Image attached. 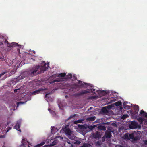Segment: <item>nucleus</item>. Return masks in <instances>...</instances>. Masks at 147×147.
<instances>
[{
	"mask_svg": "<svg viewBox=\"0 0 147 147\" xmlns=\"http://www.w3.org/2000/svg\"><path fill=\"white\" fill-rule=\"evenodd\" d=\"M47 67H44L39 65H36L31 70V73L29 75L31 77H33L36 74L42 73L47 69Z\"/></svg>",
	"mask_w": 147,
	"mask_h": 147,
	"instance_id": "nucleus-1",
	"label": "nucleus"
},
{
	"mask_svg": "<svg viewBox=\"0 0 147 147\" xmlns=\"http://www.w3.org/2000/svg\"><path fill=\"white\" fill-rule=\"evenodd\" d=\"M138 123L137 122L135 121H132L131 124L129 125V127L131 129H134L137 128L138 127Z\"/></svg>",
	"mask_w": 147,
	"mask_h": 147,
	"instance_id": "nucleus-2",
	"label": "nucleus"
},
{
	"mask_svg": "<svg viewBox=\"0 0 147 147\" xmlns=\"http://www.w3.org/2000/svg\"><path fill=\"white\" fill-rule=\"evenodd\" d=\"M62 129L65 132L66 134L68 135H71V131L69 129L67 128V126H65V127H64L62 128Z\"/></svg>",
	"mask_w": 147,
	"mask_h": 147,
	"instance_id": "nucleus-3",
	"label": "nucleus"
},
{
	"mask_svg": "<svg viewBox=\"0 0 147 147\" xmlns=\"http://www.w3.org/2000/svg\"><path fill=\"white\" fill-rule=\"evenodd\" d=\"M47 90V88H40L38 90L31 92V94L33 95H36L39 93L40 91H43L44 90Z\"/></svg>",
	"mask_w": 147,
	"mask_h": 147,
	"instance_id": "nucleus-4",
	"label": "nucleus"
},
{
	"mask_svg": "<svg viewBox=\"0 0 147 147\" xmlns=\"http://www.w3.org/2000/svg\"><path fill=\"white\" fill-rule=\"evenodd\" d=\"M139 110V107L137 105H135L134 107V117H137V113L138 112Z\"/></svg>",
	"mask_w": 147,
	"mask_h": 147,
	"instance_id": "nucleus-5",
	"label": "nucleus"
},
{
	"mask_svg": "<svg viewBox=\"0 0 147 147\" xmlns=\"http://www.w3.org/2000/svg\"><path fill=\"white\" fill-rule=\"evenodd\" d=\"M112 136L111 132L108 131H107L105 133L104 136L102 138V140L104 137L108 138H111Z\"/></svg>",
	"mask_w": 147,
	"mask_h": 147,
	"instance_id": "nucleus-6",
	"label": "nucleus"
},
{
	"mask_svg": "<svg viewBox=\"0 0 147 147\" xmlns=\"http://www.w3.org/2000/svg\"><path fill=\"white\" fill-rule=\"evenodd\" d=\"M21 125V122L20 121H17L16 125L14 126V128L18 130L20 132H21V130L20 129V127Z\"/></svg>",
	"mask_w": 147,
	"mask_h": 147,
	"instance_id": "nucleus-7",
	"label": "nucleus"
},
{
	"mask_svg": "<svg viewBox=\"0 0 147 147\" xmlns=\"http://www.w3.org/2000/svg\"><path fill=\"white\" fill-rule=\"evenodd\" d=\"M90 92V91L88 90H82L81 91V92L77 94V96H81L85 94L89 93Z\"/></svg>",
	"mask_w": 147,
	"mask_h": 147,
	"instance_id": "nucleus-8",
	"label": "nucleus"
},
{
	"mask_svg": "<svg viewBox=\"0 0 147 147\" xmlns=\"http://www.w3.org/2000/svg\"><path fill=\"white\" fill-rule=\"evenodd\" d=\"M92 135L93 137L95 139L99 138L100 137V135L99 132L98 131H96L95 133H93Z\"/></svg>",
	"mask_w": 147,
	"mask_h": 147,
	"instance_id": "nucleus-9",
	"label": "nucleus"
},
{
	"mask_svg": "<svg viewBox=\"0 0 147 147\" xmlns=\"http://www.w3.org/2000/svg\"><path fill=\"white\" fill-rule=\"evenodd\" d=\"M77 88L78 86L77 85H72L70 86V88H69V90L70 91H73V90L76 89Z\"/></svg>",
	"mask_w": 147,
	"mask_h": 147,
	"instance_id": "nucleus-10",
	"label": "nucleus"
},
{
	"mask_svg": "<svg viewBox=\"0 0 147 147\" xmlns=\"http://www.w3.org/2000/svg\"><path fill=\"white\" fill-rule=\"evenodd\" d=\"M78 84L81 87H83L85 85L86 86L87 84L85 83H82V82L80 80L78 81Z\"/></svg>",
	"mask_w": 147,
	"mask_h": 147,
	"instance_id": "nucleus-11",
	"label": "nucleus"
},
{
	"mask_svg": "<svg viewBox=\"0 0 147 147\" xmlns=\"http://www.w3.org/2000/svg\"><path fill=\"white\" fill-rule=\"evenodd\" d=\"M140 114L142 115V116L147 118V113L144 111L143 110H142L140 111Z\"/></svg>",
	"mask_w": 147,
	"mask_h": 147,
	"instance_id": "nucleus-12",
	"label": "nucleus"
},
{
	"mask_svg": "<svg viewBox=\"0 0 147 147\" xmlns=\"http://www.w3.org/2000/svg\"><path fill=\"white\" fill-rule=\"evenodd\" d=\"M78 127L80 129L83 130H86L87 129V127L84 125H79Z\"/></svg>",
	"mask_w": 147,
	"mask_h": 147,
	"instance_id": "nucleus-13",
	"label": "nucleus"
},
{
	"mask_svg": "<svg viewBox=\"0 0 147 147\" xmlns=\"http://www.w3.org/2000/svg\"><path fill=\"white\" fill-rule=\"evenodd\" d=\"M18 46V43L15 42H12L11 43L10 45H8V47H12Z\"/></svg>",
	"mask_w": 147,
	"mask_h": 147,
	"instance_id": "nucleus-14",
	"label": "nucleus"
},
{
	"mask_svg": "<svg viewBox=\"0 0 147 147\" xmlns=\"http://www.w3.org/2000/svg\"><path fill=\"white\" fill-rule=\"evenodd\" d=\"M96 119L95 116H92L87 118V119L88 121H94Z\"/></svg>",
	"mask_w": 147,
	"mask_h": 147,
	"instance_id": "nucleus-15",
	"label": "nucleus"
},
{
	"mask_svg": "<svg viewBox=\"0 0 147 147\" xmlns=\"http://www.w3.org/2000/svg\"><path fill=\"white\" fill-rule=\"evenodd\" d=\"M98 128L100 130H103V131H105L106 129V127L104 126H98Z\"/></svg>",
	"mask_w": 147,
	"mask_h": 147,
	"instance_id": "nucleus-16",
	"label": "nucleus"
},
{
	"mask_svg": "<svg viewBox=\"0 0 147 147\" xmlns=\"http://www.w3.org/2000/svg\"><path fill=\"white\" fill-rule=\"evenodd\" d=\"M123 107L124 109H130V106L125 105V102H124L123 104Z\"/></svg>",
	"mask_w": 147,
	"mask_h": 147,
	"instance_id": "nucleus-17",
	"label": "nucleus"
},
{
	"mask_svg": "<svg viewBox=\"0 0 147 147\" xmlns=\"http://www.w3.org/2000/svg\"><path fill=\"white\" fill-rule=\"evenodd\" d=\"M145 119H142L141 117H139L137 118V120L139 121V122L141 123H142L144 120Z\"/></svg>",
	"mask_w": 147,
	"mask_h": 147,
	"instance_id": "nucleus-18",
	"label": "nucleus"
},
{
	"mask_svg": "<svg viewBox=\"0 0 147 147\" xmlns=\"http://www.w3.org/2000/svg\"><path fill=\"white\" fill-rule=\"evenodd\" d=\"M114 104L116 106H122V103L121 101L117 102L114 103Z\"/></svg>",
	"mask_w": 147,
	"mask_h": 147,
	"instance_id": "nucleus-19",
	"label": "nucleus"
},
{
	"mask_svg": "<svg viewBox=\"0 0 147 147\" xmlns=\"http://www.w3.org/2000/svg\"><path fill=\"white\" fill-rule=\"evenodd\" d=\"M66 76V74L65 73H63L61 74H59L57 77H63Z\"/></svg>",
	"mask_w": 147,
	"mask_h": 147,
	"instance_id": "nucleus-20",
	"label": "nucleus"
},
{
	"mask_svg": "<svg viewBox=\"0 0 147 147\" xmlns=\"http://www.w3.org/2000/svg\"><path fill=\"white\" fill-rule=\"evenodd\" d=\"M45 144L44 142H42L40 143V144H38L37 145L35 146L34 147H40L41 146Z\"/></svg>",
	"mask_w": 147,
	"mask_h": 147,
	"instance_id": "nucleus-21",
	"label": "nucleus"
},
{
	"mask_svg": "<svg viewBox=\"0 0 147 147\" xmlns=\"http://www.w3.org/2000/svg\"><path fill=\"white\" fill-rule=\"evenodd\" d=\"M72 77V75L71 74H69L65 76V79H70Z\"/></svg>",
	"mask_w": 147,
	"mask_h": 147,
	"instance_id": "nucleus-22",
	"label": "nucleus"
},
{
	"mask_svg": "<svg viewBox=\"0 0 147 147\" xmlns=\"http://www.w3.org/2000/svg\"><path fill=\"white\" fill-rule=\"evenodd\" d=\"M102 112L106 113L107 112V110L105 107H104L102 109Z\"/></svg>",
	"mask_w": 147,
	"mask_h": 147,
	"instance_id": "nucleus-23",
	"label": "nucleus"
},
{
	"mask_svg": "<svg viewBox=\"0 0 147 147\" xmlns=\"http://www.w3.org/2000/svg\"><path fill=\"white\" fill-rule=\"evenodd\" d=\"M83 120H78L77 121H76L74 122V123L75 124L78 123H82V121H83Z\"/></svg>",
	"mask_w": 147,
	"mask_h": 147,
	"instance_id": "nucleus-24",
	"label": "nucleus"
},
{
	"mask_svg": "<svg viewBox=\"0 0 147 147\" xmlns=\"http://www.w3.org/2000/svg\"><path fill=\"white\" fill-rule=\"evenodd\" d=\"M128 117V115L127 114H125L123 116H122L121 118L122 119H125L126 118Z\"/></svg>",
	"mask_w": 147,
	"mask_h": 147,
	"instance_id": "nucleus-25",
	"label": "nucleus"
},
{
	"mask_svg": "<svg viewBox=\"0 0 147 147\" xmlns=\"http://www.w3.org/2000/svg\"><path fill=\"white\" fill-rule=\"evenodd\" d=\"M61 81L59 79H58V78H56V79H55L54 80H53V81H52L51 82V83H54V82H60Z\"/></svg>",
	"mask_w": 147,
	"mask_h": 147,
	"instance_id": "nucleus-26",
	"label": "nucleus"
},
{
	"mask_svg": "<svg viewBox=\"0 0 147 147\" xmlns=\"http://www.w3.org/2000/svg\"><path fill=\"white\" fill-rule=\"evenodd\" d=\"M95 125H91L88 126V127L91 130H92L94 128H95Z\"/></svg>",
	"mask_w": 147,
	"mask_h": 147,
	"instance_id": "nucleus-27",
	"label": "nucleus"
},
{
	"mask_svg": "<svg viewBox=\"0 0 147 147\" xmlns=\"http://www.w3.org/2000/svg\"><path fill=\"white\" fill-rule=\"evenodd\" d=\"M130 139L133 140L134 138V135L133 134H130L129 135Z\"/></svg>",
	"mask_w": 147,
	"mask_h": 147,
	"instance_id": "nucleus-28",
	"label": "nucleus"
},
{
	"mask_svg": "<svg viewBox=\"0 0 147 147\" xmlns=\"http://www.w3.org/2000/svg\"><path fill=\"white\" fill-rule=\"evenodd\" d=\"M76 116L75 114L74 115H71L67 119V120H68L71 118H73Z\"/></svg>",
	"mask_w": 147,
	"mask_h": 147,
	"instance_id": "nucleus-29",
	"label": "nucleus"
},
{
	"mask_svg": "<svg viewBox=\"0 0 147 147\" xmlns=\"http://www.w3.org/2000/svg\"><path fill=\"white\" fill-rule=\"evenodd\" d=\"M46 63L45 61H43L42 63V67H47L46 66Z\"/></svg>",
	"mask_w": 147,
	"mask_h": 147,
	"instance_id": "nucleus-30",
	"label": "nucleus"
},
{
	"mask_svg": "<svg viewBox=\"0 0 147 147\" xmlns=\"http://www.w3.org/2000/svg\"><path fill=\"white\" fill-rule=\"evenodd\" d=\"M96 96H91L89 97V98L90 99L92 100L94 99H95L96 98Z\"/></svg>",
	"mask_w": 147,
	"mask_h": 147,
	"instance_id": "nucleus-31",
	"label": "nucleus"
},
{
	"mask_svg": "<svg viewBox=\"0 0 147 147\" xmlns=\"http://www.w3.org/2000/svg\"><path fill=\"white\" fill-rule=\"evenodd\" d=\"M49 111L50 112V113L53 114H55V112L51 110V109H49Z\"/></svg>",
	"mask_w": 147,
	"mask_h": 147,
	"instance_id": "nucleus-32",
	"label": "nucleus"
},
{
	"mask_svg": "<svg viewBox=\"0 0 147 147\" xmlns=\"http://www.w3.org/2000/svg\"><path fill=\"white\" fill-rule=\"evenodd\" d=\"M90 145L87 143L84 144L83 145V147H88Z\"/></svg>",
	"mask_w": 147,
	"mask_h": 147,
	"instance_id": "nucleus-33",
	"label": "nucleus"
},
{
	"mask_svg": "<svg viewBox=\"0 0 147 147\" xmlns=\"http://www.w3.org/2000/svg\"><path fill=\"white\" fill-rule=\"evenodd\" d=\"M124 136L126 139H129L128 135L127 134H125L124 135Z\"/></svg>",
	"mask_w": 147,
	"mask_h": 147,
	"instance_id": "nucleus-34",
	"label": "nucleus"
},
{
	"mask_svg": "<svg viewBox=\"0 0 147 147\" xmlns=\"http://www.w3.org/2000/svg\"><path fill=\"white\" fill-rule=\"evenodd\" d=\"M92 93H93L94 94H95V89H90Z\"/></svg>",
	"mask_w": 147,
	"mask_h": 147,
	"instance_id": "nucleus-35",
	"label": "nucleus"
},
{
	"mask_svg": "<svg viewBox=\"0 0 147 147\" xmlns=\"http://www.w3.org/2000/svg\"><path fill=\"white\" fill-rule=\"evenodd\" d=\"M50 94L49 93L48 94H46L45 95V97L46 98H49V97H50V96H49V95Z\"/></svg>",
	"mask_w": 147,
	"mask_h": 147,
	"instance_id": "nucleus-36",
	"label": "nucleus"
},
{
	"mask_svg": "<svg viewBox=\"0 0 147 147\" xmlns=\"http://www.w3.org/2000/svg\"><path fill=\"white\" fill-rule=\"evenodd\" d=\"M5 43L6 44L8 47V45H10V44L6 40H5Z\"/></svg>",
	"mask_w": 147,
	"mask_h": 147,
	"instance_id": "nucleus-37",
	"label": "nucleus"
},
{
	"mask_svg": "<svg viewBox=\"0 0 147 147\" xmlns=\"http://www.w3.org/2000/svg\"><path fill=\"white\" fill-rule=\"evenodd\" d=\"M23 103H24V102H21V101L19 102H17V107H18V106L19 104H23Z\"/></svg>",
	"mask_w": 147,
	"mask_h": 147,
	"instance_id": "nucleus-38",
	"label": "nucleus"
},
{
	"mask_svg": "<svg viewBox=\"0 0 147 147\" xmlns=\"http://www.w3.org/2000/svg\"><path fill=\"white\" fill-rule=\"evenodd\" d=\"M81 143V142L79 141H77L76 142L74 143V144H80Z\"/></svg>",
	"mask_w": 147,
	"mask_h": 147,
	"instance_id": "nucleus-39",
	"label": "nucleus"
},
{
	"mask_svg": "<svg viewBox=\"0 0 147 147\" xmlns=\"http://www.w3.org/2000/svg\"><path fill=\"white\" fill-rule=\"evenodd\" d=\"M7 73V72H2V73H1L0 74V78H1V77L2 76V75H4L6 73Z\"/></svg>",
	"mask_w": 147,
	"mask_h": 147,
	"instance_id": "nucleus-40",
	"label": "nucleus"
},
{
	"mask_svg": "<svg viewBox=\"0 0 147 147\" xmlns=\"http://www.w3.org/2000/svg\"><path fill=\"white\" fill-rule=\"evenodd\" d=\"M138 139V138L137 137H134V138L133 139V140L135 141L137 140Z\"/></svg>",
	"mask_w": 147,
	"mask_h": 147,
	"instance_id": "nucleus-41",
	"label": "nucleus"
},
{
	"mask_svg": "<svg viewBox=\"0 0 147 147\" xmlns=\"http://www.w3.org/2000/svg\"><path fill=\"white\" fill-rule=\"evenodd\" d=\"M16 71H12L11 72V74H14L15 72H16Z\"/></svg>",
	"mask_w": 147,
	"mask_h": 147,
	"instance_id": "nucleus-42",
	"label": "nucleus"
},
{
	"mask_svg": "<svg viewBox=\"0 0 147 147\" xmlns=\"http://www.w3.org/2000/svg\"><path fill=\"white\" fill-rule=\"evenodd\" d=\"M24 141H25V140H24V139H22V141H21V142H22V145H24V144L23 143V142Z\"/></svg>",
	"mask_w": 147,
	"mask_h": 147,
	"instance_id": "nucleus-43",
	"label": "nucleus"
},
{
	"mask_svg": "<svg viewBox=\"0 0 147 147\" xmlns=\"http://www.w3.org/2000/svg\"><path fill=\"white\" fill-rule=\"evenodd\" d=\"M144 144L146 145H147V140H146L144 142Z\"/></svg>",
	"mask_w": 147,
	"mask_h": 147,
	"instance_id": "nucleus-44",
	"label": "nucleus"
},
{
	"mask_svg": "<svg viewBox=\"0 0 147 147\" xmlns=\"http://www.w3.org/2000/svg\"><path fill=\"white\" fill-rule=\"evenodd\" d=\"M4 138L3 135H0V138Z\"/></svg>",
	"mask_w": 147,
	"mask_h": 147,
	"instance_id": "nucleus-45",
	"label": "nucleus"
},
{
	"mask_svg": "<svg viewBox=\"0 0 147 147\" xmlns=\"http://www.w3.org/2000/svg\"><path fill=\"white\" fill-rule=\"evenodd\" d=\"M73 77L74 78V80H77V78L76 77L74 76H73Z\"/></svg>",
	"mask_w": 147,
	"mask_h": 147,
	"instance_id": "nucleus-46",
	"label": "nucleus"
},
{
	"mask_svg": "<svg viewBox=\"0 0 147 147\" xmlns=\"http://www.w3.org/2000/svg\"><path fill=\"white\" fill-rule=\"evenodd\" d=\"M93 108L92 107H90L88 109V110H91V109H92Z\"/></svg>",
	"mask_w": 147,
	"mask_h": 147,
	"instance_id": "nucleus-47",
	"label": "nucleus"
},
{
	"mask_svg": "<svg viewBox=\"0 0 147 147\" xmlns=\"http://www.w3.org/2000/svg\"><path fill=\"white\" fill-rule=\"evenodd\" d=\"M18 90V89H15L14 90V92H17V90Z\"/></svg>",
	"mask_w": 147,
	"mask_h": 147,
	"instance_id": "nucleus-48",
	"label": "nucleus"
},
{
	"mask_svg": "<svg viewBox=\"0 0 147 147\" xmlns=\"http://www.w3.org/2000/svg\"><path fill=\"white\" fill-rule=\"evenodd\" d=\"M119 147H125L124 146H122L121 145H120L119 146Z\"/></svg>",
	"mask_w": 147,
	"mask_h": 147,
	"instance_id": "nucleus-49",
	"label": "nucleus"
},
{
	"mask_svg": "<svg viewBox=\"0 0 147 147\" xmlns=\"http://www.w3.org/2000/svg\"><path fill=\"white\" fill-rule=\"evenodd\" d=\"M11 128H12V127H9V129L8 130H7V132H8V131H9V130H10V129H11Z\"/></svg>",
	"mask_w": 147,
	"mask_h": 147,
	"instance_id": "nucleus-50",
	"label": "nucleus"
},
{
	"mask_svg": "<svg viewBox=\"0 0 147 147\" xmlns=\"http://www.w3.org/2000/svg\"><path fill=\"white\" fill-rule=\"evenodd\" d=\"M123 108L122 107L120 106V109L121 110Z\"/></svg>",
	"mask_w": 147,
	"mask_h": 147,
	"instance_id": "nucleus-51",
	"label": "nucleus"
},
{
	"mask_svg": "<svg viewBox=\"0 0 147 147\" xmlns=\"http://www.w3.org/2000/svg\"><path fill=\"white\" fill-rule=\"evenodd\" d=\"M125 102V105H126V104H128L129 102Z\"/></svg>",
	"mask_w": 147,
	"mask_h": 147,
	"instance_id": "nucleus-52",
	"label": "nucleus"
},
{
	"mask_svg": "<svg viewBox=\"0 0 147 147\" xmlns=\"http://www.w3.org/2000/svg\"><path fill=\"white\" fill-rule=\"evenodd\" d=\"M54 127H51V129H53V128H54Z\"/></svg>",
	"mask_w": 147,
	"mask_h": 147,
	"instance_id": "nucleus-53",
	"label": "nucleus"
},
{
	"mask_svg": "<svg viewBox=\"0 0 147 147\" xmlns=\"http://www.w3.org/2000/svg\"><path fill=\"white\" fill-rule=\"evenodd\" d=\"M105 140V137H104V138H103V140H102L104 141Z\"/></svg>",
	"mask_w": 147,
	"mask_h": 147,
	"instance_id": "nucleus-54",
	"label": "nucleus"
},
{
	"mask_svg": "<svg viewBox=\"0 0 147 147\" xmlns=\"http://www.w3.org/2000/svg\"><path fill=\"white\" fill-rule=\"evenodd\" d=\"M1 44H3V42H1Z\"/></svg>",
	"mask_w": 147,
	"mask_h": 147,
	"instance_id": "nucleus-55",
	"label": "nucleus"
}]
</instances>
